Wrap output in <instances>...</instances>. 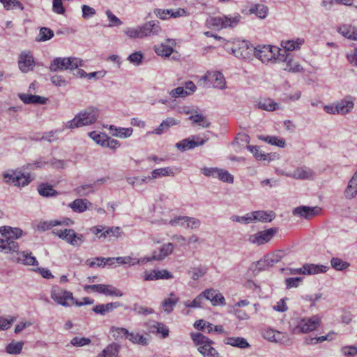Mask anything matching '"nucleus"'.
<instances>
[{
    "instance_id": "5701e85b",
    "label": "nucleus",
    "mask_w": 357,
    "mask_h": 357,
    "mask_svg": "<svg viewBox=\"0 0 357 357\" xmlns=\"http://www.w3.org/2000/svg\"><path fill=\"white\" fill-rule=\"evenodd\" d=\"M328 268V266L324 265L314 264H305L303 265V271L305 272V275H314L326 273Z\"/></svg>"
},
{
    "instance_id": "5fc2aeb1",
    "label": "nucleus",
    "mask_w": 357,
    "mask_h": 357,
    "mask_svg": "<svg viewBox=\"0 0 357 357\" xmlns=\"http://www.w3.org/2000/svg\"><path fill=\"white\" fill-rule=\"evenodd\" d=\"M216 178L228 183H232L234 182V176L230 174L228 171L222 169H218Z\"/></svg>"
},
{
    "instance_id": "1a4fd4ad",
    "label": "nucleus",
    "mask_w": 357,
    "mask_h": 357,
    "mask_svg": "<svg viewBox=\"0 0 357 357\" xmlns=\"http://www.w3.org/2000/svg\"><path fill=\"white\" fill-rule=\"evenodd\" d=\"M3 178L6 183H13L17 186L26 185L31 181L29 176H26L20 171L17 170H8L4 172Z\"/></svg>"
},
{
    "instance_id": "6ab92c4d",
    "label": "nucleus",
    "mask_w": 357,
    "mask_h": 357,
    "mask_svg": "<svg viewBox=\"0 0 357 357\" xmlns=\"http://www.w3.org/2000/svg\"><path fill=\"white\" fill-rule=\"evenodd\" d=\"M251 216L252 222H270L274 219L275 213L273 211H257L251 213Z\"/></svg>"
},
{
    "instance_id": "a19ab883",
    "label": "nucleus",
    "mask_w": 357,
    "mask_h": 357,
    "mask_svg": "<svg viewBox=\"0 0 357 357\" xmlns=\"http://www.w3.org/2000/svg\"><path fill=\"white\" fill-rule=\"evenodd\" d=\"M259 138L263 141L268 142L271 145H275L277 146L283 148L286 145V142L282 138H278L275 136H263L261 135Z\"/></svg>"
},
{
    "instance_id": "052dcab7",
    "label": "nucleus",
    "mask_w": 357,
    "mask_h": 357,
    "mask_svg": "<svg viewBox=\"0 0 357 357\" xmlns=\"http://www.w3.org/2000/svg\"><path fill=\"white\" fill-rule=\"evenodd\" d=\"M328 340H330L329 334H328L327 335L320 336V337H306L304 340V344L306 345L315 344H317L319 342L320 343L323 342Z\"/></svg>"
},
{
    "instance_id": "bf43d9fd",
    "label": "nucleus",
    "mask_w": 357,
    "mask_h": 357,
    "mask_svg": "<svg viewBox=\"0 0 357 357\" xmlns=\"http://www.w3.org/2000/svg\"><path fill=\"white\" fill-rule=\"evenodd\" d=\"M121 234V230L119 227H112L107 228L100 236V237L106 238L107 236H114L119 237Z\"/></svg>"
},
{
    "instance_id": "aec40b11",
    "label": "nucleus",
    "mask_w": 357,
    "mask_h": 357,
    "mask_svg": "<svg viewBox=\"0 0 357 357\" xmlns=\"http://www.w3.org/2000/svg\"><path fill=\"white\" fill-rule=\"evenodd\" d=\"M291 176L296 179H312L314 176V172L309 167H302L297 168Z\"/></svg>"
},
{
    "instance_id": "f704fd0d",
    "label": "nucleus",
    "mask_w": 357,
    "mask_h": 357,
    "mask_svg": "<svg viewBox=\"0 0 357 357\" xmlns=\"http://www.w3.org/2000/svg\"><path fill=\"white\" fill-rule=\"evenodd\" d=\"M151 174L150 178L153 180L160 177L174 176V172L171 167H167L155 169L151 172Z\"/></svg>"
},
{
    "instance_id": "72a5a7b5",
    "label": "nucleus",
    "mask_w": 357,
    "mask_h": 357,
    "mask_svg": "<svg viewBox=\"0 0 357 357\" xmlns=\"http://www.w3.org/2000/svg\"><path fill=\"white\" fill-rule=\"evenodd\" d=\"M109 130L113 136L120 138H126L131 136L133 131L132 128H116L114 126H110Z\"/></svg>"
},
{
    "instance_id": "e433bc0d",
    "label": "nucleus",
    "mask_w": 357,
    "mask_h": 357,
    "mask_svg": "<svg viewBox=\"0 0 357 357\" xmlns=\"http://www.w3.org/2000/svg\"><path fill=\"white\" fill-rule=\"evenodd\" d=\"M126 340H128L134 344H139L143 346L148 344L147 338L139 333L128 331V335L126 337Z\"/></svg>"
},
{
    "instance_id": "0eeeda50",
    "label": "nucleus",
    "mask_w": 357,
    "mask_h": 357,
    "mask_svg": "<svg viewBox=\"0 0 357 357\" xmlns=\"http://www.w3.org/2000/svg\"><path fill=\"white\" fill-rule=\"evenodd\" d=\"M241 15H237L233 17L227 16L214 17L207 20V24L215 29H222L227 27H234L238 24Z\"/></svg>"
},
{
    "instance_id": "39448f33",
    "label": "nucleus",
    "mask_w": 357,
    "mask_h": 357,
    "mask_svg": "<svg viewBox=\"0 0 357 357\" xmlns=\"http://www.w3.org/2000/svg\"><path fill=\"white\" fill-rule=\"evenodd\" d=\"M321 323V317L318 314L311 317L300 319L297 324L292 328V333L298 335L307 333L316 330Z\"/></svg>"
},
{
    "instance_id": "a878e982",
    "label": "nucleus",
    "mask_w": 357,
    "mask_h": 357,
    "mask_svg": "<svg viewBox=\"0 0 357 357\" xmlns=\"http://www.w3.org/2000/svg\"><path fill=\"white\" fill-rule=\"evenodd\" d=\"M91 205V203L86 199H77L73 202L70 203L68 206L74 212L82 213L88 208L89 206Z\"/></svg>"
},
{
    "instance_id": "bb28decb",
    "label": "nucleus",
    "mask_w": 357,
    "mask_h": 357,
    "mask_svg": "<svg viewBox=\"0 0 357 357\" xmlns=\"http://www.w3.org/2000/svg\"><path fill=\"white\" fill-rule=\"evenodd\" d=\"M37 190L39 195L44 197H55L59 194L56 190L53 189L52 185L47 183L39 184Z\"/></svg>"
},
{
    "instance_id": "cd10ccee",
    "label": "nucleus",
    "mask_w": 357,
    "mask_h": 357,
    "mask_svg": "<svg viewBox=\"0 0 357 357\" xmlns=\"http://www.w3.org/2000/svg\"><path fill=\"white\" fill-rule=\"evenodd\" d=\"M247 149L253 153L255 158L257 160H273L274 155L271 153H264L260 149L259 147L255 146L248 145Z\"/></svg>"
},
{
    "instance_id": "de8ad7c7",
    "label": "nucleus",
    "mask_w": 357,
    "mask_h": 357,
    "mask_svg": "<svg viewBox=\"0 0 357 357\" xmlns=\"http://www.w3.org/2000/svg\"><path fill=\"white\" fill-rule=\"evenodd\" d=\"M120 305H121L117 302L107 303L106 305H98L93 308V311L97 314H104L105 312H109V310H112Z\"/></svg>"
},
{
    "instance_id": "6e6d98bb",
    "label": "nucleus",
    "mask_w": 357,
    "mask_h": 357,
    "mask_svg": "<svg viewBox=\"0 0 357 357\" xmlns=\"http://www.w3.org/2000/svg\"><path fill=\"white\" fill-rule=\"evenodd\" d=\"M73 224V221L68 218H63L61 220H52L49 222H47L45 223V225H47V229H50L53 227L64 225L66 226H69Z\"/></svg>"
},
{
    "instance_id": "a18cd8bd",
    "label": "nucleus",
    "mask_w": 357,
    "mask_h": 357,
    "mask_svg": "<svg viewBox=\"0 0 357 357\" xmlns=\"http://www.w3.org/2000/svg\"><path fill=\"white\" fill-rule=\"evenodd\" d=\"M288 57H289V56ZM285 61L287 62V65L284 68V70H287L291 73H299L303 69L298 61H296L292 59L287 58Z\"/></svg>"
},
{
    "instance_id": "8fccbe9b",
    "label": "nucleus",
    "mask_w": 357,
    "mask_h": 357,
    "mask_svg": "<svg viewBox=\"0 0 357 357\" xmlns=\"http://www.w3.org/2000/svg\"><path fill=\"white\" fill-rule=\"evenodd\" d=\"M194 327L197 330L205 331L208 333H211L213 331V325L203 319H199L195 322Z\"/></svg>"
},
{
    "instance_id": "603ef678",
    "label": "nucleus",
    "mask_w": 357,
    "mask_h": 357,
    "mask_svg": "<svg viewBox=\"0 0 357 357\" xmlns=\"http://www.w3.org/2000/svg\"><path fill=\"white\" fill-rule=\"evenodd\" d=\"M54 36V31L47 27H42L40 29L38 41H46Z\"/></svg>"
},
{
    "instance_id": "69168bd1",
    "label": "nucleus",
    "mask_w": 357,
    "mask_h": 357,
    "mask_svg": "<svg viewBox=\"0 0 357 357\" xmlns=\"http://www.w3.org/2000/svg\"><path fill=\"white\" fill-rule=\"evenodd\" d=\"M143 59V54L140 51L135 52L131 54L128 57V60L135 66H139L142 63Z\"/></svg>"
},
{
    "instance_id": "3c124183",
    "label": "nucleus",
    "mask_w": 357,
    "mask_h": 357,
    "mask_svg": "<svg viewBox=\"0 0 357 357\" xmlns=\"http://www.w3.org/2000/svg\"><path fill=\"white\" fill-rule=\"evenodd\" d=\"M332 267L337 271H343L349 266V264L344 261L342 259L333 257L331 260Z\"/></svg>"
},
{
    "instance_id": "58836bf2",
    "label": "nucleus",
    "mask_w": 357,
    "mask_h": 357,
    "mask_svg": "<svg viewBox=\"0 0 357 357\" xmlns=\"http://www.w3.org/2000/svg\"><path fill=\"white\" fill-rule=\"evenodd\" d=\"M337 114H346L349 112L354 107V102L352 100H344L339 102L337 105Z\"/></svg>"
},
{
    "instance_id": "4be33fe9",
    "label": "nucleus",
    "mask_w": 357,
    "mask_h": 357,
    "mask_svg": "<svg viewBox=\"0 0 357 357\" xmlns=\"http://www.w3.org/2000/svg\"><path fill=\"white\" fill-rule=\"evenodd\" d=\"M20 98L25 104H45L47 98L37 95L21 93L19 95Z\"/></svg>"
},
{
    "instance_id": "c756f323",
    "label": "nucleus",
    "mask_w": 357,
    "mask_h": 357,
    "mask_svg": "<svg viewBox=\"0 0 357 357\" xmlns=\"http://www.w3.org/2000/svg\"><path fill=\"white\" fill-rule=\"evenodd\" d=\"M120 345L113 342L109 344L97 357H117Z\"/></svg>"
},
{
    "instance_id": "c9c22d12",
    "label": "nucleus",
    "mask_w": 357,
    "mask_h": 357,
    "mask_svg": "<svg viewBox=\"0 0 357 357\" xmlns=\"http://www.w3.org/2000/svg\"><path fill=\"white\" fill-rule=\"evenodd\" d=\"M110 259H111V260H110V261L109 263V265H112L115 262H117V263L121 264H131V265H135V264H138L139 263H142V259H132L130 257H110Z\"/></svg>"
},
{
    "instance_id": "f8f14e48",
    "label": "nucleus",
    "mask_w": 357,
    "mask_h": 357,
    "mask_svg": "<svg viewBox=\"0 0 357 357\" xmlns=\"http://www.w3.org/2000/svg\"><path fill=\"white\" fill-rule=\"evenodd\" d=\"M278 231V228L273 227L264 231H259L255 234L250 235L249 237V241L251 243L257 244L258 245L264 244L270 241Z\"/></svg>"
},
{
    "instance_id": "9d476101",
    "label": "nucleus",
    "mask_w": 357,
    "mask_h": 357,
    "mask_svg": "<svg viewBox=\"0 0 357 357\" xmlns=\"http://www.w3.org/2000/svg\"><path fill=\"white\" fill-rule=\"evenodd\" d=\"M255 47L247 40L238 41L232 52L237 58L249 59L255 55Z\"/></svg>"
},
{
    "instance_id": "ea45409f",
    "label": "nucleus",
    "mask_w": 357,
    "mask_h": 357,
    "mask_svg": "<svg viewBox=\"0 0 357 357\" xmlns=\"http://www.w3.org/2000/svg\"><path fill=\"white\" fill-rule=\"evenodd\" d=\"M178 298L174 294H171L170 297L165 298L162 303V307L165 312L168 313L173 310L174 307L177 303Z\"/></svg>"
},
{
    "instance_id": "9b49d317",
    "label": "nucleus",
    "mask_w": 357,
    "mask_h": 357,
    "mask_svg": "<svg viewBox=\"0 0 357 357\" xmlns=\"http://www.w3.org/2000/svg\"><path fill=\"white\" fill-rule=\"evenodd\" d=\"M174 249L172 243L163 244L158 250H153L151 257H144L142 259V263H146L152 260L161 261L171 255Z\"/></svg>"
},
{
    "instance_id": "79ce46f5",
    "label": "nucleus",
    "mask_w": 357,
    "mask_h": 357,
    "mask_svg": "<svg viewBox=\"0 0 357 357\" xmlns=\"http://www.w3.org/2000/svg\"><path fill=\"white\" fill-rule=\"evenodd\" d=\"M111 259L110 257H96L91 259L86 260V263L90 267H104L105 265L109 264Z\"/></svg>"
},
{
    "instance_id": "37998d69",
    "label": "nucleus",
    "mask_w": 357,
    "mask_h": 357,
    "mask_svg": "<svg viewBox=\"0 0 357 357\" xmlns=\"http://www.w3.org/2000/svg\"><path fill=\"white\" fill-rule=\"evenodd\" d=\"M206 272L207 268L204 266H200L198 267L191 268L188 271V274L192 280H196L204 276Z\"/></svg>"
},
{
    "instance_id": "f257e3e1",
    "label": "nucleus",
    "mask_w": 357,
    "mask_h": 357,
    "mask_svg": "<svg viewBox=\"0 0 357 357\" xmlns=\"http://www.w3.org/2000/svg\"><path fill=\"white\" fill-rule=\"evenodd\" d=\"M2 238H0V251L4 252H16L19 245L14 239L19 238L22 235V230L20 228H12L9 226L0 227Z\"/></svg>"
},
{
    "instance_id": "412c9836",
    "label": "nucleus",
    "mask_w": 357,
    "mask_h": 357,
    "mask_svg": "<svg viewBox=\"0 0 357 357\" xmlns=\"http://www.w3.org/2000/svg\"><path fill=\"white\" fill-rule=\"evenodd\" d=\"M223 342L225 344L231 345L232 347H236L241 349L250 347V344L246 339L241 337H227L224 339Z\"/></svg>"
},
{
    "instance_id": "f03ea898",
    "label": "nucleus",
    "mask_w": 357,
    "mask_h": 357,
    "mask_svg": "<svg viewBox=\"0 0 357 357\" xmlns=\"http://www.w3.org/2000/svg\"><path fill=\"white\" fill-rule=\"evenodd\" d=\"M99 116V111L95 107H88L79 112L73 119L67 121L61 131L66 129H74L94 123Z\"/></svg>"
},
{
    "instance_id": "f3484780",
    "label": "nucleus",
    "mask_w": 357,
    "mask_h": 357,
    "mask_svg": "<svg viewBox=\"0 0 357 357\" xmlns=\"http://www.w3.org/2000/svg\"><path fill=\"white\" fill-rule=\"evenodd\" d=\"M318 207H310L306 206H301L295 208L293 210V214L301 217H304L306 219H310L315 216L319 211Z\"/></svg>"
},
{
    "instance_id": "2f4dec72",
    "label": "nucleus",
    "mask_w": 357,
    "mask_h": 357,
    "mask_svg": "<svg viewBox=\"0 0 357 357\" xmlns=\"http://www.w3.org/2000/svg\"><path fill=\"white\" fill-rule=\"evenodd\" d=\"M338 32L347 38L357 40V27L343 25L339 27Z\"/></svg>"
},
{
    "instance_id": "49530a36",
    "label": "nucleus",
    "mask_w": 357,
    "mask_h": 357,
    "mask_svg": "<svg viewBox=\"0 0 357 357\" xmlns=\"http://www.w3.org/2000/svg\"><path fill=\"white\" fill-rule=\"evenodd\" d=\"M24 343L22 342H12L6 346V352L9 354H19L21 353Z\"/></svg>"
},
{
    "instance_id": "0e129e2a",
    "label": "nucleus",
    "mask_w": 357,
    "mask_h": 357,
    "mask_svg": "<svg viewBox=\"0 0 357 357\" xmlns=\"http://www.w3.org/2000/svg\"><path fill=\"white\" fill-rule=\"evenodd\" d=\"M105 14L110 22L108 26H118L122 24V22L116 16H115L110 10H107Z\"/></svg>"
},
{
    "instance_id": "ddd939ff",
    "label": "nucleus",
    "mask_w": 357,
    "mask_h": 357,
    "mask_svg": "<svg viewBox=\"0 0 357 357\" xmlns=\"http://www.w3.org/2000/svg\"><path fill=\"white\" fill-rule=\"evenodd\" d=\"M202 79L211 82L214 88L221 90L226 88L225 77L220 72H207V73L202 77Z\"/></svg>"
},
{
    "instance_id": "2eb2a0df",
    "label": "nucleus",
    "mask_w": 357,
    "mask_h": 357,
    "mask_svg": "<svg viewBox=\"0 0 357 357\" xmlns=\"http://www.w3.org/2000/svg\"><path fill=\"white\" fill-rule=\"evenodd\" d=\"M52 298L58 304L70 306L75 302L71 291H52Z\"/></svg>"
},
{
    "instance_id": "864d4df0",
    "label": "nucleus",
    "mask_w": 357,
    "mask_h": 357,
    "mask_svg": "<svg viewBox=\"0 0 357 357\" xmlns=\"http://www.w3.org/2000/svg\"><path fill=\"white\" fill-rule=\"evenodd\" d=\"M0 2L3 4L6 10L19 8L21 10L24 9L22 3L18 0H0Z\"/></svg>"
},
{
    "instance_id": "e2e57ef3",
    "label": "nucleus",
    "mask_w": 357,
    "mask_h": 357,
    "mask_svg": "<svg viewBox=\"0 0 357 357\" xmlns=\"http://www.w3.org/2000/svg\"><path fill=\"white\" fill-rule=\"evenodd\" d=\"M185 219L186 216H176L169 220V224L172 227L180 226L186 228L187 220Z\"/></svg>"
},
{
    "instance_id": "423d86ee",
    "label": "nucleus",
    "mask_w": 357,
    "mask_h": 357,
    "mask_svg": "<svg viewBox=\"0 0 357 357\" xmlns=\"http://www.w3.org/2000/svg\"><path fill=\"white\" fill-rule=\"evenodd\" d=\"M83 66V61L75 57H57L55 58L50 63V70L56 72L58 70H63L69 69L73 70L79 66Z\"/></svg>"
},
{
    "instance_id": "393cba45",
    "label": "nucleus",
    "mask_w": 357,
    "mask_h": 357,
    "mask_svg": "<svg viewBox=\"0 0 357 357\" xmlns=\"http://www.w3.org/2000/svg\"><path fill=\"white\" fill-rule=\"evenodd\" d=\"M12 259L24 265H38V261L35 257L32 256L31 252H22L21 256H13Z\"/></svg>"
},
{
    "instance_id": "774afa93",
    "label": "nucleus",
    "mask_w": 357,
    "mask_h": 357,
    "mask_svg": "<svg viewBox=\"0 0 357 357\" xmlns=\"http://www.w3.org/2000/svg\"><path fill=\"white\" fill-rule=\"evenodd\" d=\"M187 222H186V228L190 229H197L201 225V222L199 219L186 216Z\"/></svg>"
},
{
    "instance_id": "7ed1b4c3",
    "label": "nucleus",
    "mask_w": 357,
    "mask_h": 357,
    "mask_svg": "<svg viewBox=\"0 0 357 357\" xmlns=\"http://www.w3.org/2000/svg\"><path fill=\"white\" fill-rule=\"evenodd\" d=\"M161 28L158 21H149L142 26L135 28H128L124 31L126 35L130 38H142L160 33Z\"/></svg>"
},
{
    "instance_id": "c03bdc74",
    "label": "nucleus",
    "mask_w": 357,
    "mask_h": 357,
    "mask_svg": "<svg viewBox=\"0 0 357 357\" xmlns=\"http://www.w3.org/2000/svg\"><path fill=\"white\" fill-rule=\"evenodd\" d=\"M189 119L192 121L193 123L198 124L202 128H208L211 125V123L207 120L206 117L202 114H195L191 115Z\"/></svg>"
},
{
    "instance_id": "dca6fc26",
    "label": "nucleus",
    "mask_w": 357,
    "mask_h": 357,
    "mask_svg": "<svg viewBox=\"0 0 357 357\" xmlns=\"http://www.w3.org/2000/svg\"><path fill=\"white\" fill-rule=\"evenodd\" d=\"M255 56L263 63L269 62L273 59L271 45L257 46L255 47Z\"/></svg>"
},
{
    "instance_id": "6e6552de",
    "label": "nucleus",
    "mask_w": 357,
    "mask_h": 357,
    "mask_svg": "<svg viewBox=\"0 0 357 357\" xmlns=\"http://www.w3.org/2000/svg\"><path fill=\"white\" fill-rule=\"evenodd\" d=\"M54 234L73 246H80L84 241V236L76 233L72 229L56 230Z\"/></svg>"
},
{
    "instance_id": "09e8293b",
    "label": "nucleus",
    "mask_w": 357,
    "mask_h": 357,
    "mask_svg": "<svg viewBox=\"0 0 357 357\" xmlns=\"http://www.w3.org/2000/svg\"><path fill=\"white\" fill-rule=\"evenodd\" d=\"M271 49L273 54V60L286 61L290 55L289 54H286L284 50H282L278 47L271 46Z\"/></svg>"
},
{
    "instance_id": "13d9d810",
    "label": "nucleus",
    "mask_w": 357,
    "mask_h": 357,
    "mask_svg": "<svg viewBox=\"0 0 357 357\" xmlns=\"http://www.w3.org/2000/svg\"><path fill=\"white\" fill-rule=\"evenodd\" d=\"M275 337V338L273 342L285 345H289L291 344V340L289 338L288 335L284 333L277 331Z\"/></svg>"
},
{
    "instance_id": "7c9ffc66",
    "label": "nucleus",
    "mask_w": 357,
    "mask_h": 357,
    "mask_svg": "<svg viewBox=\"0 0 357 357\" xmlns=\"http://www.w3.org/2000/svg\"><path fill=\"white\" fill-rule=\"evenodd\" d=\"M303 39L297 38L296 40H291L282 41L281 46L283 48L282 50H284L286 51V54H289L287 52L299 49L300 47L303 44Z\"/></svg>"
},
{
    "instance_id": "473e14b6",
    "label": "nucleus",
    "mask_w": 357,
    "mask_h": 357,
    "mask_svg": "<svg viewBox=\"0 0 357 357\" xmlns=\"http://www.w3.org/2000/svg\"><path fill=\"white\" fill-rule=\"evenodd\" d=\"M110 335L116 341L121 342L126 340L128 331L124 328L112 326L110 329Z\"/></svg>"
},
{
    "instance_id": "338daca9",
    "label": "nucleus",
    "mask_w": 357,
    "mask_h": 357,
    "mask_svg": "<svg viewBox=\"0 0 357 357\" xmlns=\"http://www.w3.org/2000/svg\"><path fill=\"white\" fill-rule=\"evenodd\" d=\"M102 146L116 149L120 146V143L118 140L112 139L107 135L106 138L102 142Z\"/></svg>"
},
{
    "instance_id": "4d7b16f0",
    "label": "nucleus",
    "mask_w": 357,
    "mask_h": 357,
    "mask_svg": "<svg viewBox=\"0 0 357 357\" xmlns=\"http://www.w3.org/2000/svg\"><path fill=\"white\" fill-rule=\"evenodd\" d=\"M251 13H255L259 18H265L268 13V8L264 5H256L254 8L250 9Z\"/></svg>"
},
{
    "instance_id": "a211bd4d",
    "label": "nucleus",
    "mask_w": 357,
    "mask_h": 357,
    "mask_svg": "<svg viewBox=\"0 0 357 357\" xmlns=\"http://www.w3.org/2000/svg\"><path fill=\"white\" fill-rule=\"evenodd\" d=\"M19 68L24 73L33 69L34 60L31 55L26 53H22L18 61Z\"/></svg>"
},
{
    "instance_id": "4468645a",
    "label": "nucleus",
    "mask_w": 357,
    "mask_h": 357,
    "mask_svg": "<svg viewBox=\"0 0 357 357\" xmlns=\"http://www.w3.org/2000/svg\"><path fill=\"white\" fill-rule=\"evenodd\" d=\"M192 139H184L176 144L175 146L181 152L187 150L192 149L197 146H202L206 142V139H202L197 136L193 135Z\"/></svg>"
},
{
    "instance_id": "680f3d73",
    "label": "nucleus",
    "mask_w": 357,
    "mask_h": 357,
    "mask_svg": "<svg viewBox=\"0 0 357 357\" xmlns=\"http://www.w3.org/2000/svg\"><path fill=\"white\" fill-rule=\"evenodd\" d=\"M190 93H188L187 90H185L183 87L178 86L176 89H174L169 91V95L171 97L174 98H179V97H186L189 96Z\"/></svg>"
},
{
    "instance_id": "c85d7f7f",
    "label": "nucleus",
    "mask_w": 357,
    "mask_h": 357,
    "mask_svg": "<svg viewBox=\"0 0 357 357\" xmlns=\"http://www.w3.org/2000/svg\"><path fill=\"white\" fill-rule=\"evenodd\" d=\"M206 300H210L213 305H223L225 298L221 293L217 291H203Z\"/></svg>"
},
{
    "instance_id": "20e7f679",
    "label": "nucleus",
    "mask_w": 357,
    "mask_h": 357,
    "mask_svg": "<svg viewBox=\"0 0 357 357\" xmlns=\"http://www.w3.org/2000/svg\"><path fill=\"white\" fill-rule=\"evenodd\" d=\"M192 340L198 351L204 357H221L218 351L213 347L214 342L200 333H192Z\"/></svg>"
},
{
    "instance_id": "4c0bfd02",
    "label": "nucleus",
    "mask_w": 357,
    "mask_h": 357,
    "mask_svg": "<svg viewBox=\"0 0 357 357\" xmlns=\"http://www.w3.org/2000/svg\"><path fill=\"white\" fill-rule=\"evenodd\" d=\"M257 107L262 110L272 112L278 109V104L271 99H263L258 102Z\"/></svg>"
},
{
    "instance_id": "b1692460",
    "label": "nucleus",
    "mask_w": 357,
    "mask_h": 357,
    "mask_svg": "<svg viewBox=\"0 0 357 357\" xmlns=\"http://www.w3.org/2000/svg\"><path fill=\"white\" fill-rule=\"evenodd\" d=\"M167 42L169 43L168 45L162 43L158 46H155L154 50L158 55L167 57L173 52V48L171 45H173L175 43L174 40L172 39H167Z\"/></svg>"
}]
</instances>
